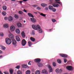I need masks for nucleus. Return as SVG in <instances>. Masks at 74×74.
I'll return each instance as SVG.
<instances>
[{
  "mask_svg": "<svg viewBox=\"0 0 74 74\" xmlns=\"http://www.w3.org/2000/svg\"><path fill=\"white\" fill-rule=\"evenodd\" d=\"M24 22H25V23L26 22V21H24Z\"/></svg>",
  "mask_w": 74,
  "mask_h": 74,
  "instance_id": "338daca9",
  "label": "nucleus"
},
{
  "mask_svg": "<svg viewBox=\"0 0 74 74\" xmlns=\"http://www.w3.org/2000/svg\"><path fill=\"white\" fill-rule=\"evenodd\" d=\"M19 3H21V4H22V3L23 2L22 1H18Z\"/></svg>",
  "mask_w": 74,
  "mask_h": 74,
  "instance_id": "6e6d98bb",
  "label": "nucleus"
},
{
  "mask_svg": "<svg viewBox=\"0 0 74 74\" xmlns=\"http://www.w3.org/2000/svg\"><path fill=\"white\" fill-rule=\"evenodd\" d=\"M52 21L53 23H54V22H56V20L55 19H52Z\"/></svg>",
  "mask_w": 74,
  "mask_h": 74,
  "instance_id": "37998d69",
  "label": "nucleus"
},
{
  "mask_svg": "<svg viewBox=\"0 0 74 74\" xmlns=\"http://www.w3.org/2000/svg\"><path fill=\"white\" fill-rule=\"evenodd\" d=\"M0 74H3V73L0 71Z\"/></svg>",
  "mask_w": 74,
  "mask_h": 74,
  "instance_id": "bf43d9fd",
  "label": "nucleus"
},
{
  "mask_svg": "<svg viewBox=\"0 0 74 74\" xmlns=\"http://www.w3.org/2000/svg\"><path fill=\"white\" fill-rule=\"evenodd\" d=\"M20 67V66H17L15 68L16 69H19Z\"/></svg>",
  "mask_w": 74,
  "mask_h": 74,
  "instance_id": "49530a36",
  "label": "nucleus"
},
{
  "mask_svg": "<svg viewBox=\"0 0 74 74\" xmlns=\"http://www.w3.org/2000/svg\"><path fill=\"white\" fill-rule=\"evenodd\" d=\"M57 62L58 63H62V61L59 59H58L57 60Z\"/></svg>",
  "mask_w": 74,
  "mask_h": 74,
  "instance_id": "2f4dec72",
  "label": "nucleus"
},
{
  "mask_svg": "<svg viewBox=\"0 0 74 74\" xmlns=\"http://www.w3.org/2000/svg\"><path fill=\"white\" fill-rule=\"evenodd\" d=\"M66 69L68 70H72V66H67L66 67Z\"/></svg>",
  "mask_w": 74,
  "mask_h": 74,
  "instance_id": "6e6552de",
  "label": "nucleus"
},
{
  "mask_svg": "<svg viewBox=\"0 0 74 74\" xmlns=\"http://www.w3.org/2000/svg\"><path fill=\"white\" fill-rule=\"evenodd\" d=\"M16 38L17 41H20L21 39L19 38V37L18 36H16Z\"/></svg>",
  "mask_w": 74,
  "mask_h": 74,
  "instance_id": "dca6fc26",
  "label": "nucleus"
},
{
  "mask_svg": "<svg viewBox=\"0 0 74 74\" xmlns=\"http://www.w3.org/2000/svg\"><path fill=\"white\" fill-rule=\"evenodd\" d=\"M18 15L17 14H15V15H14V18H16V19H18Z\"/></svg>",
  "mask_w": 74,
  "mask_h": 74,
  "instance_id": "f704fd0d",
  "label": "nucleus"
},
{
  "mask_svg": "<svg viewBox=\"0 0 74 74\" xmlns=\"http://www.w3.org/2000/svg\"><path fill=\"white\" fill-rule=\"evenodd\" d=\"M47 5V4H46L44 3H42L41 4V6L43 7H46Z\"/></svg>",
  "mask_w": 74,
  "mask_h": 74,
  "instance_id": "4be33fe9",
  "label": "nucleus"
},
{
  "mask_svg": "<svg viewBox=\"0 0 74 74\" xmlns=\"http://www.w3.org/2000/svg\"><path fill=\"white\" fill-rule=\"evenodd\" d=\"M30 39L31 40V41H35V39H34V38L31 37L30 38Z\"/></svg>",
  "mask_w": 74,
  "mask_h": 74,
  "instance_id": "c85d7f7f",
  "label": "nucleus"
},
{
  "mask_svg": "<svg viewBox=\"0 0 74 74\" xmlns=\"http://www.w3.org/2000/svg\"><path fill=\"white\" fill-rule=\"evenodd\" d=\"M53 66H54V67H55V66H56V63L55 62H53Z\"/></svg>",
  "mask_w": 74,
  "mask_h": 74,
  "instance_id": "c03bdc74",
  "label": "nucleus"
},
{
  "mask_svg": "<svg viewBox=\"0 0 74 74\" xmlns=\"http://www.w3.org/2000/svg\"><path fill=\"white\" fill-rule=\"evenodd\" d=\"M55 1H59L60 0H55Z\"/></svg>",
  "mask_w": 74,
  "mask_h": 74,
  "instance_id": "680f3d73",
  "label": "nucleus"
},
{
  "mask_svg": "<svg viewBox=\"0 0 74 74\" xmlns=\"http://www.w3.org/2000/svg\"><path fill=\"white\" fill-rule=\"evenodd\" d=\"M52 5L54 7H59V5L56 3H53Z\"/></svg>",
  "mask_w": 74,
  "mask_h": 74,
  "instance_id": "9b49d317",
  "label": "nucleus"
},
{
  "mask_svg": "<svg viewBox=\"0 0 74 74\" xmlns=\"http://www.w3.org/2000/svg\"><path fill=\"white\" fill-rule=\"evenodd\" d=\"M51 10L53 11V12H55L56 11V9L55 8H53Z\"/></svg>",
  "mask_w": 74,
  "mask_h": 74,
  "instance_id": "473e14b6",
  "label": "nucleus"
},
{
  "mask_svg": "<svg viewBox=\"0 0 74 74\" xmlns=\"http://www.w3.org/2000/svg\"><path fill=\"white\" fill-rule=\"evenodd\" d=\"M24 12H27V11L25 10H24Z\"/></svg>",
  "mask_w": 74,
  "mask_h": 74,
  "instance_id": "052dcab7",
  "label": "nucleus"
},
{
  "mask_svg": "<svg viewBox=\"0 0 74 74\" xmlns=\"http://www.w3.org/2000/svg\"><path fill=\"white\" fill-rule=\"evenodd\" d=\"M17 74H22V72L21 71H17Z\"/></svg>",
  "mask_w": 74,
  "mask_h": 74,
  "instance_id": "72a5a7b5",
  "label": "nucleus"
},
{
  "mask_svg": "<svg viewBox=\"0 0 74 74\" xmlns=\"http://www.w3.org/2000/svg\"><path fill=\"white\" fill-rule=\"evenodd\" d=\"M10 74H13V69H10Z\"/></svg>",
  "mask_w": 74,
  "mask_h": 74,
  "instance_id": "bb28decb",
  "label": "nucleus"
},
{
  "mask_svg": "<svg viewBox=\"0 0 74 74\" xmlns=\"http://www.w3.org/2000/svg\"><path fill=\"white\" fill-rule=\"evenodd\" d=\"M3 27L5 28H7L8 27V25L7 24H6L3 25Z\"/></svg>",
  "mask_w": 74,
  "mask_h": 74,
  "instance_id": "7c9ffc66",
  "label": "nucleus"
},
{
  "mask_svg": "<svg viewBox=\"0 0 74 74\" xmlns=\"http://www.w3.org/2000/svg\"><path fill=\"white\" fill-rule=\"evenodd\" d=\"M47 66L48 67L49 69V72H50V73H51V72L52 71V69L51 66L50 65H48Z\"/></svg>",
  "mask_w": 74,
  "mask_h": 74,
  "instance_id": "39448f33",
  "label": "nucleus"
},
{
  "mask_svg": "<svg viewBox=\"0 0 74 74\" xmlns=\"http://www.w3.org/2000/svg\"><path fill=\"white\" fill-rule=\"evenodd\" d=\"M28 15L29 17H32V18H34V16L33 15V14L30 13H28Z\"/></svg>",
  "mask_w": 74,
  "mask_h": 74,
  "instance_id": "aec40b11",
  "label": "nucleus"
},
{
  "mask_svg": "<svg viewBox=\"0 0 74 74\" xmlns=\"http://www.w3.org/2000/svg\"><path fill=\"white\" fill-rule=\"evenodd\" d=\"M64 62L66 63V62H67V60L66 59H64Z\"/></svg>",
  "mask_w": 74,
  "mask_h": 74,
  "instance_id": "de8ad7c7",
  "label": "nucleus"
},
{
  "mask_svg": "<svg viewBox=\"0 0 74 74\" xmlns=\"http://www.w3.org/2000/svg\"><path fill=\"white\" fill-rule=\"evenodd\" d=\"M38 67H41L42 66V65L40 63H38Z\"/></svg>",
  "mask_w": 74,
  "mask_h": 74,
  "instance_id": "58836bf2",
  "label": "nucleus"
},
{
  "mask_svg": "<svg viewBox=\"0 0 74 74\" xmlns=\"http://www.w3.org/2000/svg\"><path fill=\"white\" fill-rule=\"evenodd\" d=\"M5 41L6 43L8 44V45H10L11 44L12 41L11 40V39H9L8 38H6L5 39Z\"/></svg>",
  "mask_w": 74,
  "mask_h": 74,
  "instance_id": "f257e3e1",
  "label": "nucleus"
},
{
  "mask_svg": "<svg viewBox=\"0 0 74 74\" xmlns=\"http://www.w3.org/2000/svg\"><path fill=\"white\" fill-rule=\"evenodd\" d=\"M17 25L18 27H20L22 26V24L20 23H17Z\"/></svg>",
  "mask_w": 74,
  "mask_h": 74,
  "instance_id": "393cba45",
  "label": "nucleus"
},
{
  "mask_svg": "<svg viewBox=\"0 0 74 74\" xmlns=\"http://www.w3.org/2000/svg\"><path fill=\"white\" fill-rule=\"evenodd\" d=\"M32 28L34 30H38V28L40 26L38 25H36L34 24H33L32 26Z\"/></svg>",
  "mask_w": 74,
  "mask_h": 74,
  "instance_id": "f03ea898",
  "label": "nucleus"
},
{
  "mask_svg": "<svg viewBox=\"0 0 74 74\" xmlns=\"http://www.w3.org/2000/svg\"><path fill=\"white\" fill-rule=\"evenodd\" d=\"M28 43L29 47H31V45H32V43L31 41H29L28 42Z\"/></svg>",
  "mask_w": 74,
  "mask_h": 74,
  "instance_id": "b1692460",
  "label": "nucleus"
},
{
  "mask_svg": "<svg viewBox=\"0 0 74 74\" xmlns=\"http://www.w3.org/2000/svg\"><path fill=\"white\" fill-rule=\"evenodd\" d=\"M0 36H4V34H3V33H0Z\"/></svg>",
  "mask_w": 74,
  "mask_h": 74,
  "instance_id": "a19ab883",
  "label": "nucleus"
},
{
  "mask_svg": "<svg viewBox=\"0 0 74 74\" xmlns=\"http://www.w3.org/2000/svg\"><path fill=\"white\" fill-rule=\"evenodd\" d=\"M16 0H11V1H15Z\"/></svg>",
  "mask_w": 74,
  "mask_h": 74,
  "instance_id": "4d7b16f0",
  "label": "nucleus"
},
{
  "mask_svg": "<svg viewBox=\"0 0 74 74\" xmlns=\"http://www.w3.org/2000/svg\"><path fill=\"white\" fill-rule=\"evenodd\" d=\"M40 15H42V16H44V17L46 16V14H44L42 13L40 14Z\"/></svg>",
  "mask_w": 74,
  "mask_h": 74,
  "instance_id": "ea45409f",
  "label": "nucleus"
},
{
  "mask_svg": "<svg viewBox=\"0 0 74 74\" xmlns=\"http://www.w3.org/2000/svg\"><path fill=\"white\" fill-rule=\"evenodd\" d=\"M31 73V71L30 70H27L25 72L26 74H30Z\"/></svg>",
  "mask_w": 74,
  "mask_h": 74,
  "instance_id": "412c9836",
  "label": "nucleus"
},
{
  "mask_svg": "<svg viewBox=\"0 0 74 74\" xmlns=\"http://www.w3.org/2000/svg\"><path fill=\"white\" fill-rule=\"evenodd\" d=\"M41 61V60L39 58H37L34 60L35 62L36 63H40Z\"/></svg>",
  "mask_w": 74,
  "mask_h": 74,
  "instance_id": "9d476101",
  "label": "nucleus"
},
{
  "mask_svg": "<svg viewBox=\"0 0 74 74\" xmlns=\"http://www.w3.org/2000/svg\"><path fill=\"white\" fill-rule=\"evenodd\" d=\"M22 44L23 46H25L26 44V41L25 39H23L22 40Z\"/></svg>",
  "mask_w": 74,
  "mask_h": 74,
  "instance_id": "20e7f679",
  "label": "nucleus"
},
{
  "mask_svg": "<svg viewBox=\"0 0 74 74\" xmlns=\"http://www.w3.org/2000/svg\"><path fill=\"white\" fill-rule=\"evenodd\" d=\"M38 32L39 33H41L42 32V30L41 29V27H40V26L38 28Z\"/></svg>",
  "mask_w": 74,
  "mask_h": 74,
  "instance_id": "2eb2a0df",
  "label": "nucleus"
},
{
  "mask_svg": "<svg viewBox=\"0 0 74 74\" xmlns=\"http://www.w3.org/2000/svg\"><path fill=\"white\" fill-rule=\"evenodd\" d=\"M28 64H29V65H31V64L30 63V62H29Z\"/></svg>",
  "mask_w": 74,
  "mask_h": 74,
  "instance_id": "e2e57ef3",
  "label": "nucleus"
},
{
  "mask_svg": "<svg viewBox=\"0 0 74 74\" xmlns=\"http://www.w3.org/2000/svg\"><path fill=\"white\" fill-rule=\"evenodd\" d=\"M9 37L10 39H11V40L14 38V35L11 33L9 34Z\"/></svg>",
  "mask_w": 74,
  "mask_h": 74,
  "instance_id": "0eeeda50",
  "label": "nucleus"
},
{
  "mask_svg": "<svg viewBox=\"0 0 74 74\" xmlns=\"http://www.w3.org/2000/svg\"><path fill=\"white\" fill-rule=\"evenodd\" d=\"M3 73H4V74H9V73H8V72H3Z\"/></svg>",
  "mask_w": 74,
  "mask_h": 74,
  "instance_id": "09e8293b",
  "label": "nucleus"
},
{
  "mask_svg": "<svg viewBox=\"0 0 74 74\" xmlns=\"http://www.w3.org/2000/svg\"><path fill=\"white\" fill-rule=\"evenodd\" d=\"M3 57V56H0V58H2Z\"/></svg>",
  "mask_w": 74,
  "mask_h": 74,
  "instance_id": "0e129e2a",
  "label": "nucleus"
},
{
  "mask_svg": "<svg viewBox=\"0 0 74 74\" xmlns=\"http://www.w3.org/2000/svg\"><path fill=\"white\" fill-rule=\"evenodd\" d=\"M60 56H61L63 58H67L68 56H67V55L64 54H60Z\"/></svg>",
  "mask_w": 74,
  "mask_h": 74,
  "instance_id": "423d86ee",
  "label": "nucleus"
},
{
  "mask_svg": "<svg viewBox=\"0 0 74 74\" xmlns=\"http://www.w3.org/2000/svg\"><path fill=\"white\" fill-rule=\"evenodd\" d=\"M45 9L46 10H48V7H46L45 8Z\"/></svg>",
  "mask_w": 74,
  "mask_h": 74,
  "instance_id": "5fc2aeb1",
  "label": "nucleus"
},
{
  "mask_svg": "<svg viewBox=\"0 0 74 74\" xmlns=\"http://www.w3.org/2000/svg\"><path fill=\"white\" fill-rule=\"evenodd\" d=\"M4 19L5 20H7V17H5L4 18Z\"/></svg>",
  "mask_w": 74,
  "mask_h": 74,
  "instance_id": "864d4df0",
  "label": "nucleus"
},
{
  "mask_svg": "<svg viewBox=\"0 0 74 74\" xmlns=\"http://www.w3.org/2000/svg\"><path fill=\"white\" fill-rule=\"evenodd\" d=\"M53 8V6L51 5H49V9L50 10H51Z\"/></svg>",
  "mask_w": 74,
  "mask_h": 74,
  "instance_id": "cd10ccee",
  "label": "nucleus"
},
{
  "mask_svg": "<svg viewBox=\"0 0 74 74\" xmlns=\"http://www.w3.org/2000/svg\"><path fill=\"white\" fill-rule=\"evenodd\" d=\"M35 14H37V13L36 12V13H35Z\"/></svg>",
  "mask_w": 74,
  "mask_h": 74,
  "instance_id": "774afa93",
  "label": "nucleus"
},
{
  "mask_svg": "<svg viewBox=\"0 0 74 74\" xmlns=\"http://www.w3.org/2000/svg\"><path fill=\"white\" fill-rule=\"evenodd\" d=\"M22 67L24 68V69H26V68H27V65L23 64L22 65Z\"/></svg>",
  "mask_w": 74,
  "mask_h": 74,
  "instance_id": "a878e982",
  "label": "nucleus"
},
{
  "mask_svg": "<svg viewBox=\"0 0 74 74\" xmlns=\"http://www.w3.org/2000/svg\"><path fill=\"white\" fill-rule=\"evenodd\" d=\"M1 53H3V51H1V50H0V54Z\"/></svg>",
  "mask_w": 74,
  "mask_h": 74,
  "instance_id": "603ef678",
  "label": "nucleus"
},
{
  "mask_svg": "<svg viewBox=\"0 0 74 74\" xmlns=\"http://www.w3.org/2000/svg\"><path fill=\"white\" fill-rule=\"evenodd\" d=\"M15 32L17 34H20V33H21L20 30L18 29H16V30Z\"/></svg>",
  "mask_w": 74,
  "mask_h": 74,
  "instance_id": "6ab92c4d",
  "label": "nucleus"
},
{
  "mask_svg": "<svg viewBox=\"0 0 74 74\" xmlns=\"http://www.w3.org/2000/svg\"><path fill=\"white\" fill-rule=\"evenodd\" d=\"M12 44L13 45H14L16 44V41L15 39H13L12 40Z\"/></svg>",
  "mask_w": 74,
  "mask_h": 74,
  "instance_id": "f8f14e48",
  "label": "nucleus"
},
{
  "mask_svg": "<svg viewBox=\"0 0 74 74\" xmlns=\"http://www.w3.org/2000/svg\"><path fill=\"white\" fill-rule=\"evenodd\" d=\"M2 14L3 16H5V15H6V12H3L2 13Z\"/></svg>",
  "mask_w": 74,
  "mask_h": 74,
  "instance_id": "c9c22d12",
  "label": "nucleus"
},
{
  "mask_svg": "<svg viewBox=\"0 0 74 74\" xmlns=\"http://www.w3.org/2000/svg\"><path fill=\"white\" fill-rule=\"evenodd\" d=\"M15 30V27L14 26H12L10 27V30L11 32H13Z\"/></svg>",
  "mask_w": 74,
  "mask_h": 74,
  "instance_id": "7ed1b4c3",
  "label": "nucleus"
},
{
  "mask_svg": "<svg viewBox=\"0 0 74 74\" xmlns=\"http://www.w3.org/2000/svg\"><path fill=\"white\" fill-rule=\"evenodd\" d=\"M63 72V70L61 69H59V73H62Z\"/></svg>",
  "mask_w": 74,
  "mask_h": 74,
  "instance_id": "4c0bfd02",
  "label": "nucleus"
},
{
  "mask_svg": "<svg viewBox=\"0 0 74 74\" xmlns=\"http://www.w3.org/2000/svg\"><path fill=\"white\" fill-rule=\"evenodd\" d=\"M30 20L33 23H36V19L33 18H31Z\"/></svg>",
  "mask_w": 74,
  "mask_h": 74,
  "instance_id": "1a4fd4ad",
  "label": "nucleus"
},
{
  "mask_svg": "<svg viewBox=\"0 0 74 74\" xmlns=\"http://www.w3.org/2000/svg\"><path fill=\"white\" fill-rule=\"evenodd\" d=\"M8 20L10 22L12 21L13 20V17L12 16H10L8 18Z\"/></svg>",
  "mask_w": 74,
  "mask_h": 74,
  "instance_id": "4468645a",
  "label": "nucleus"
},
{
  "mask_svg": "<svg viewBox=\"0 0 74 74\" xmlns=\"http://www.w3.org/2000/svg\"><path fill=\"white\" fill-rule=\"evenodd\" d=\"M56 3H58V4H60L61 5H62V3H60V2H58V1H56Z\"/></svg>",
  "mask_w": 74,
  "mask_h": 74,
  "instance_id": "79ce46f5",
  "label": "nucleus"
},
{
  "mask_svg": "<svg viewBox=\"0 0 74 74\" xmlns=\"http://www.w3.org/2000/svg\"><path fill=\"white\" fill-rule=\"evenodd\" d=\"M27 0H23V1H26Z\"/></svg>",
  "mask_w": 74,
  "mask_h": 74,
  "instance_id": "13d9d810",
  "label": "nucleus"
},
{
  "mask_svg": "<svg viewBox=\"0 0 74 74\" xmlns=\"http://www.w3.org/2000/svg\"><path fill=\"white\" fill-rule=\"evenodd\" d=\"M36 8L37 10H41V8H40L39 7H38Z\"/></svg>",
  "mask_w": 74,
  "mask_h": 74,
  "instance_id": "a18cd8bd",
  "label": "nucleus"
},
{
  "mask_svg": "<svg viewBox=\"0 0 74 74\" xmlns=\"http://www.w3.org/2000/svg\"><path fill=\"white\" fill-rule=\"evenodd\" d=\"M33 7H37L38 6V5H33Z\"/></svg>",
  "mask_w": 74,
  "mask_h": 74,
  "instance_id": "3c124183",
  "label": "nucleus"
},
{
  "mask_svg": "<svg viewBox=\"0 0 74 74\" xmlns=\"http://www.w3.org/2000/svg\"><path fill=\"white\" fill-rule=\"evenodd\" d=\"M22 13H23V12L21 11H20L19 12V14H22Z\"/></svg>",
  "mask_w": 74,
  "mask_h": 74,
  "instance_id": "8fccbe9b",
  "label": "nucleus"
},
{
  "mask_svg": "<svg viewBox=\"0 0 74 74\" xmlns=\"http://www.w3.org/2000/svg\"><path fill=\"white\" fill-rule=\"evenodd\" d=\"M56 73H59V69H57L56 70Z\"/></svg>",
  "mask_w": 74,
  "mask_h": 74,
  "instance_id": "e433bc0d",
  "label": "nucleus"
},
{
  "mask_svg": "<svg viewBox=\"0 0 74 74\" xmlns=\"http://www.w3.org/2000/svg\"><path fill=\"white\" fill-rule=\"evenodd\" d=\"M3 10H7V7L5 6H4L3 7Z\"/></svg>",
  "mask_w": 74,
  "mask_h": 74,
  "instance_id": "c756f323",
  "label": "nucleus"
},
{
  "mask_svg": "<svg viewBox=\"0 0 74 74\" xmlns=\"http://www.w3.org/2000/svg\"><path fill=\"white\" fill-rule=\"evenodd\" d=\"M35 74H40V71L37 70L35 71Z\"/></svg>",
  "mask_w": 74,
  "mask_h": 74,
  "instance_id": "5701e85b",
  "label": "nucleus"
},
{
  "mask_svg": "<svg viewBox=\"0 0 74 74\" xmlns=\"http://www.w3.org/2000/svg\"><path fill=\"white\" fill-rule=\"evenodd\" d=\"M0 47L1 48V49L2 50H3V51H5V49H6V48L3 45L0 46Z\"/></svg>",
  "mask_w": 74,
  "mask_h": 74,
  "instance_id": "a211bd4d",
  "label": "nucleus"
},
{
  "mask_svg": "<svg viewBox=\"0 0 74 74\" xmlns=\"http://www.w3.org/2000/svg\"><path fill=\"white\" fill-rule=\"evenodd\" d=\"M42 74H48V72H47V71L45 70H42Z\"/></svg>",
  "mask_w": 74,
  "mask_h": 74,
  "instance_id": "f3484780",
  "label": "nucleus"
},
{
  "mask_svg": "<svg viewBox=\"0 0 74 74\" xmlns=\"http://www.w3.org/2000/svg\"><path fill=\"white\" fill-rule=\"evenodd\" d=\"M49 30V31H51V30H52V29H50Z\"/></svg>",
  "mask_w": 74,
  "mask_h": 74,
  "instance_id": "69168bd1",
  "label": "nucleus"
},
{
  "mask_svg": "<svg viewBox=\"0 0 74 74\" xmlns=\"http://www.w3.org/2000/svg\"><path fill=\"white\" fill-rule=\"evenodd\" d=\"M21 36L23 38H25V36L26 35H25V32L24 31H23L21 32Z\"/></svg>",
  "mask_w": 74,
  "mask_h": 74,
  "instance_id": "ddd939ff",
  "label": "nucleus"
}]
</instances>
